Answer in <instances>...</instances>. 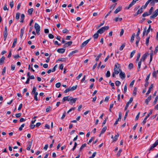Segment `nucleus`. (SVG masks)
Returning a JSON list of instances; mask_svg holds the SVG:
<instances>
[{
    "mask_svg": "<svg viewBox=\"0 0 158 158\" xmlns=\"http://www.w3.org/2000/svg\"><path fill=\"white\" fill-rule=\"evenodd\" d=\"M109 28V27L108 26L102 27L97 31L98 33L100 34H102L106 30H107Z\"/></svg>",
    "mask_w": 158,
    "mask_h": 158,
    "instance_id": "1",
    "label": "nucleus"
},
{
    "mask_svg": "<svg viewBox=\"0 0 158 158\" xmlns=\"http://www.w3.org/2000/svg\"><path fill=\"white\" fill-rule=\"evenodd\" d=\"M35 28L36 30V32L37 34L39 35L40 34V26L36 23L35 24Z\"/></svg>",
    "mask_w": 158,
    "mask_h": 158,
    "instance_id": "2",
    "label": "nucleus"
},
{
    "mask_svg": "<svg viewBox=\"0 0 158 158\" xmlns=\"http://www.w3.org/2000/svg\"><path fill=\"white\" fill-rule=\"evenodd\" d=\"M77 99V98H73V97H70L69 98L68 101H70L69 103L70 104L72 105L75 102Z\"/></svg>",
    "mask_w": 158,
    "mask_h": 158,
    "instance_id": "3",
    "label": "nucleus"
},
{
    "mask_svg": "<svg viewBox=\"0 0 158 158\" xmlns=\"http://www.w3.org/2000/svg\"><path fill=\"white\" fill-rule=\"evenodd\" d=\"M158 145V139L156 140L155 143L150 147L148 150L150 152V151L153 150V148Z\"/></svg>",
    "mask_w": 158,
    "mask_h": 158,
    "instance_id": "4",
    "label": "nucleus"
},
{
    "mask_svg": "<svg viewBox=\"0 0 158 158\" xmlns=\"http://www.w3.org/2000/svg\"><path fill=\"white\" fill-rule=\"evenodd\" d=\"M158 15V9L156 10L154 12L153 14L150 16V19H152L153 18H154L156 17Z\"/></svg>",
    "mask_w": 158,
    "mask_h": 158,
    "instance_id": "5",
    "label": "nucleus"
},
{
    "mask_svg": "<svg viewBox=\"0 0 158 158\" xmlns=\"http://www.w3.org/2000/svg\"><path fill=\"white\" fill-rule=\"evenodd\" d=\"M148 1L149 2L151 5L152 6H154L155 3L158 2V0H148Z\"/></svg>",
    "mask_w": 158,
    "mask_h": 158,
    "instance_id": "6",
    "label": "nucleus"
},
{
    "mask_svg": "<svg viewBox=\"0 0 158 158\" xmlns=\"http://www.w3.org/2000/svg\"><path fill=\"white\" fill-rule=\"evenodd\" d=\"M149 55V53L148 52H146L144 54L140 60L141 61H144L145 59L146 58L147 56Z\"/></svg>",
    "mask_w": 158,
    "mask_h": 158,
    "instance_id": "7",
    "label": "nucleus"
},
{
    "mask_svg": "<svg viewBox=\"0 0 158 158\" xmlns=\"http://www.w3.org/2000/svg\"><path fill=\"white\" fill-rule=\"evenodd\" d=\"M91 38H90L87 40H86L84 42L81 44V47L82 48L83 47H85V45H86V44L89 43V42Z\"/></svg>",
    "mask_w": 158,
    "mask_h": 158,
    "instance_id": "8",
    "label": "nucleus"
},
{
    "mask_svg": "<svg viewBox=\"0 0 158 158\" xmlns=\"http://www.w3.org/2000/svg\"><path fill=\"white\" fill-rule=\"evenodd\" d=\"M119 76L122 79H124L126 77L125 73L123 72L121 70L119 73Z\"/></svg>",
    "mask_w": 158,
    "mask_h": 158,
    "instance_id": "9",
    "label": "nucleus"
},
{
    "mask_svg": "<svg viewBox=\"0 0 158 158\" xmlns=\"http://www.w3.org/2000/svg\"><path fill=\"white\" fill-rule=\"evenodd\" d=\"M153 87V84H151V85L150 86L149 89L147 91V93H146V95L147 96H148L149 94L150 93Z\"/></svg>",
    "mask_w": 158,
    "mask_h": 158,
    "instance_id": "10",
    "label": "nucleus"
},
{
    "mask_svg": "<svg viewBox=\"0 0 158 158\" xmlns=\"http://www.w3.org/2000/svg\"><path fill=\"white\" fill-rule=\"evenodd\" d=\"M65 51V49L61 48L57 49V51L59 53H63Z\"/></svg>",
    "mask_w": 158,
    "mask_h": 158,
    "instance_id": "11",
    "label": "nucleus"
},
{
    "mask_svg": "<svg viewBox=\"0 0 158 158\" xmlns=\"http://www.w3.org/2000/svg\"><path fill=\"white\" fill-rule=\"evenodd\" d=\"M122 7L121 6H118L114 11V13L115 14H116L121 10Z\"/></svg>",
    "mask_w": 158,
    "mask_h": 158,
    "instance_id": "12",
    "label": "nucleus"
},
{
    "mask_svg": "<svg viewBox=\"0 0 158 158\" xmlns=\"http://www.w3.org/2000/svg\"><path fill=\"white\" fill-rule=\"evenodd\" d=\"M151 96H149L147 99H146L145 100V103H146L147 105L148 104V102L151 100Z\"/></svg>",
    "mask_w": 158,
    "mask_h": 158,
    "instance_id": "13",
    "label": "nucleus"
},
{
    "mask_svg": "<svg viewBox=\"0 0 158 158\" xmlns=\"http://www.w3.org/2000/svg\"><path fill=\"white\" fill-rule=\"evenodd\" d=\"M78 52V50H75L72 51L69 54L68 56H69L70 57L72 56L73 54Z\"/></svg>",
    "mask_w": 158,
    "mask_h": 158,
    "instance_id": "14",
    "label": "nucleus"
},
{
    "mask_svg": "<svg viewBox=\"0 0 158 158\" xmlns=\"http://www.w3.org/2000/svg\"><path fill=\"white\" fill-rule=\"evenodd\" d=\"M25 27H23V28H22L21 30V33L20 35V37L21 38H22L23 36L25 31Z\"/></svg>",
    "mask_w": 158,
    "mask_h": 158,
    "instance_id": "15",
    "label": "nucleus"
},
{
    "mask_svg": "<svg viewBox=\"0 0 158 158\" xmlns=\"http://www.w3.org/2000/svg\"><path fill=\"white\" fill-rule=\"evenodd\" d=\"M121 71L120 69H114V72L116 74H118Z\"/></svg>",
    "mask_w": 158,
    "mask_h": 158,
    "instance_id": "16",
    "label": "nucleus"
},
{
    "mask_svg": "<svg viewBox=\"0 0 158 158\" xmlns=\"http://www.w3.org/2000/svg\"><path fill=\"white\" fill-rule=\"evenodd\" d=\"M8 34L7 30V28L6 26H5V30L3 32V35L4 36H7Z\"/></svg>",
    "mask_w": 158,
    "mask_h": 158,
    "instance_id": "17",
    "label": "nucleus"
},
{
    "mask_svg": "<svg viewBox=\"0 0 158 158\" xmlns=\"http://www.w3.org/2000/svg\"><path fill=\"white\" fill-rule=\"evenodd\" d=\"M5 58L3 56L0 59V65H2L4 62Z\"/></svg>",
    "mask_w": 158,
    "mask_h": 158,
    "instance_id": "18",
    "label": "nucleus"
},
{
    "mask_svg": "<svg viewBox=\"0 0 158 158\" xmlns=\"http://www.w3.org/2000/svg\"><path fill=\"white\" fill-rule=\"evenodd\" d=\"M158 74V70L157 71H153L152 73V76L153 77H154L155 78H156L157 77L156 74Z\"/></svg>",
    "mask_w": 158,
    "mask_h": 158,
    "instance_id": "19",
    "label": "nucleus"
},
{
    "mask_svg": "<svg viewBox=\"0 0 158 158\" xmlns=\"http://www.w3.org/2000/svg\"><path fill=\"white\" fill-rule=\"evenodd\" d=\"M36 88L35 87H33L32 89V90L31 92L32 94H35L36 93H38L37 92H36Z\"/></svg>",
    "mask_w": 158,
    "mask_h": 158,
    "instance_id": "20",
    "label": "nucleus"
},
{
    "mask_svg": "<svg viewBox=\"0 0 158 158\" xmlns=\"http://www.w3.org/2000/svg\"><path fill=\"white\" fill-rule=\"evenodd\" d=\"M17 39L16 38H15L14 39V41H13V42L12 46V48H14L15 47L16 44V43H17Z\"/></svg>",
    "mask_w": 158,
    "mask_h": 158,
    "instance_id": "21",
    "label": "nucleus"
},
{
    "mask_svg": "<svg viewBox=\"0 0 158 158\" xmlns=\"http://www.w3.org/2000/svg\"><path fill=\"white\" fill-rule=\"evenodd\" d=\"M33 10L34 9L33 8H31L28 9V14L31 15L32 14Z\"/></svg>",
    "mask_w": 158,
    "mask_h": 158,
    "instance_id": "22",
    "label": "nucleus"
},
{
    "mask_svg": "<svg viewBox=\"0 0 158 158\" xmlns=\"http://www.w3.org/2000/svg\"><path fill=\"white\" fill-rule=\"evenodd\" d=\"M77 85H76L75 86H73L71 88L69 87L70 91H74V90H75L77 89Z\"/></svg>",
    "mask_w": 158,
    "mask_h": 158,
    "instance_id": "23",
    "label": "nucleus"
},
{
    "mask_svg": "<svg viewBox=\"0 0 158 158\" xmlns=\"http://www.w3.org/2000/svg\"><path fill=\"white\" fill-rule=\"evenodd\" d=\"M25 18V15L24 14H23L21 15V20L20 21L21 23H23L24 21V20Z\"/></svg>",
    "mask_w": 158,
    "mask_h": 158,
    "instance_id": "24",
    "label": "nucleus"
},
{
    "mask_svg": "<svg viewBox=\"0 0 158 158\" xmlns=\"http://www.w3.org/2000/svg\"><path fill=\"white\" fill-rule=\"evenodd\" d=\"M141 62L142 61H141L140 60L139 61V62L138 63V67L137 68L138 71H139L140 70V69L141 67Z\"/></svg>",
    "mask_w": 158,
    "mask_h": 158,
    "instance_id": "25",
    "label": "nucleus"
},
{
    "mask_svg": "<svg viewBox=\"0 0 158 158\" xmlns=\"http://www.w3.org/2000/svg\"><path fill=\"white\" fill-rule=\"evenodd\" d=\"M150 38V35H149L147 38L146 39V45L148 46L149 44V40Z\"/></svg>",
    "mask_w": 158,
    "mask_h": 158,
    "instance_id": "26",
    "label": "nucleus"
},
{
    "mask_svg": "<svg viewBox=\"0 0 158 158\" xmlns=\"http://www.w3.org/2000/svg\"><path fill=\"white\" fill-rule=\"evenodd\" d=\"M136 40L135 42V44L137 46L138 45L139 43L140 40V37H136Z\"/></svg>",
    "mask_w": 158,
    "mask_h": 158,
    "instance_id": "27",
    "label": "nucleus"
},
{
    "mask_svg": "<svg viewBox=\"0 0 158 158\" xmlns=\"http://www.w3.org/2000/svg\"><path fill=\"white\" fill-rule=\"evenodd\" d=\"M143 6H142L140 9H139L137 12H138V13L139 14H141L142 13L143 11V10H142L143 9Z\"/></svg>",
    "mask_w": 158,
    "mask_h": 158,
    "instance_id": "28",
    "label": "nucleus"
},
{
    "mask_svg": "<svg viewBox=\"0 0 158 158\" xmlns=\"http://www.w3.org/2000/svg\"><path fill=\"white\" fill-rule=\"evenodd\" d=\"M135 35V34L134 33L132 35L131 38V40H130V42L131 43H132L133 42V41L134 40Z\"/></svg>",
    "mask_w": 158,
    "mask_h": 158,
    "instance_id": "29",
    "label": "nucleus"
},
{
    "mask_svg": "<svg viewBox=\"0 0 158 158\" xmlns=\"http://www.w3.org/2000/svg\"><path fill=\"white\" fill-rule=\"evenodd\" d=\"M152 57H153V51H152L150 53V62L149 63V64H150L152 60Z\"/></svg>",
    "mask_w": 158,
    "mask_h": 158,
    "instance_id": "30",
    "label": "nucleus"
},
{
    "mask_svg": "<svg viewBox=\"0 0 158 158\" xmlns=\"http://www.w3.org/2000/svg\"><path fill=\"white\" fill-rule=\"evenodd\" d=\"M141 55V53H138L137 54V57L135 61V62L136 63L139 60V58Z\"/></svg>",
    "mask_w": 158,
    "mask_h": 158,
    "instance_id": "31",
    "label": "nucleus"
},
{
    "mask_svg": "<svg viewBox=\"0 0 158 158\" xmlns=\"http://www.w3.org/2000/svg\"><path fill=\"white\" fill-rule=\"evenodd\" d=\"M150 15V14L148 13V12H146L143 14L142 15V16L143 17H145Z\"/></svg>",
    "mask_w": 158,
    "mask_h": 158,
    "instance_id": "32",
    "label": "nucleus"
},
{
    "mask_svg": "<svg viewBox=\"0 0 158 158\" xmlns=\"http://www.w3.org/2000/svg\"><path fill=\"white\" fill-rule=\"evenodd\" d=\"M134 65L133 63H130L128 65V68L129 69H131L133 68Z\"/></svg>",
    "mask_w": 158,
    "mask_h": 158,
    "instance_id": "33",
    "label": "nucleus"
},
{
    "mask_svg": "<svg viewBox=\"0 0 158 158\" xmlns=\"http://www.w3.org/2000/svg\"><path fill=\"white\" fill-rule=\"evenodd\" d=\"M86 143H85L83 144L80 147L79 151L80 152H81L82 150L86 146Z\"/></svg>",
    "mask_w": 158,
    "mask_h": 158,
    "instance_id": "34",
    "label": "nucleus"
},
{
    "mask_svg": "<svg viewBox=\"0 0 158 158\" xmlns=\"http://www.w3.org/2000/svg\"><path fill=\"white\" fill-rule=\"evenodd\" d=\"M73 42L72 41H69L65 44L66 45V47H68L70 46L72 44Z\"/></svg>",
    "mask_w": 158,
    "mask_h": 158,
    "instance_id": "35",
    "label": "nucleus"
},
{
    "mask_svg": "<svg viewBox=\"0 0 158 158\" xmlns=\"http://www.w3.org/2000/svg\"><path fill=\"white\" fill-rule=\"evenodd\" d=\"M107 129V127L106 126L104 127L102 130L101 132V134H103L106 131Z\"/></svg>",
    "mask_w": 158,
    "mask_h": 158,
    "instance_id": "36",
    "label": "nucleus"
},
{
    "mask_svg": "<svg viewBox=\"0 0 158 158\" xmlns=\"http://www.w3.org/2000/svg\"><path fill=\"white\" fill-rule=\"evenodd\" d=\"M69 96H67V97H65L63 98L62 99V101L63 102H65L66 100H67L68 101V99H69Z\"/></svg>",
    "mask_w": 158,
    "mask_h": 158,
    "instance_id": "37",
    "label": "nucleus"
},
{
    "mask_svg": "<svg viewBox=\"0 0 158 158\" xmlns=\"http://www.w3.org/2000/svg\"><path fill=\"white\" fill-rule=\"evenodd\" d=\"M135 52H136V51L135 50H133V51H132L131 52L130 55V58H131L132 57H133V56L135 53Z\"/></svg>",
    "mask_w": 158,
    "mask_h": 158,
    "instance_id": "38",
    "label": "nucleus"
},
{
    "mask_svg": "<svg viewBox=\"0 0 158 158\" xmlns=\"http://www.w3.org/2000/svg\"><path fill=\"white\" fill-rule=\"evenodd\" d=\"M32 140L31 142L29 144L28 146H27V149L28 150H30L31 148V146L32 144Z\"/></svg>",
    "mask_w": 158,
    "mask_h": 158,
    "instance_id": "39",
    "label": "nucleus"
},
{
    "mask_svg": "<svg viewBox=\"0 0 158 158\" xmlns=\"http://www.w3.org/2000/svg\"><path fill=\"white\" fill-rule=\"evenodd\" d=\"M119 67V64L118 63H117L116 64H115L114 69H120Z\"/></svg>",
    "mask_w": 158,
    "mask_h": 158,
    "instance_id": "40",
    "label": "nucleus"
},
{
    "mask_svg": "<svg viewBox=\"0 0 158 158\" xmlns=\"http://www.w3.org/2000/svg\"><path fill=\"white\" fill-rule=\"evenodd\" d=\"M137 88L136 87H135L134 88V90H133V95L134 96H135L136 94V92H137Z\"/></svg>",
    "mask_w": 158,
    "mask_h": 158,
    "instance_id": "41",
    "label": "nucleus"
},
{
    "mask_svg": "<svg viewBox=\"0 0 158 158\" xmlns=\"http://www.w3.org/2000/svg\"><path fill=\"white\" fill-rule=\"evenodd\" d=\"M98 34L99 33H98L97 31L96 33L94 35L93 37L94 38V39H97L98 38Z\"/></svg>",
    "mask_w": 158,
    "mask_h": 158,
    "instance_id": "42",
    "label": "nucleus"
},
{
    "mask_svg": "<svg viewBox=\"0 0 158 158\" xmlns=\"http://www.w3.org/2000/svg\"><path fill=\"white\" fill-rule=\"evenodd\" d=\"M102 55V54L101 53H100L97 56V57L96 58L95 60L96 61H98L99 58L101 57Z\"/></svg>",
    "mask_w": 158,
    "mask_h": 158,
    "instance_id": "43",
    "label": "nucleus"
},
{
    "mask_svg": "<svg viewBox=\"0 0 158 158\" xmlns=\"http://www.w3.org/2000/svg\"><path fill=\"white\" fill-rule=\"evenodd\" d=\"M158 99V96H156V98L155 99V100L153 102V104L154 105H155L156 104V103L157 102Z\"/></svg>",
    "mask_w": 158,
    "mask_h": 158,
    "instance_id": "44",
    "label": "nucleus"
},
{
    "mask_svg": "<svg viewBox=\"0 0 158 158\" xmlns=\"http://www.w3.org/2000/svg\"><path fill=\"white\" fill-rule=\"evenodd\" d=\"M115 84L116 85L118 86L121 85V83L120 81H117L115 82Z\"/></svg>",
    "mask_w": 158,
    "mask_h": 158,
    "instance_id": "45",
    "label": "nucleus"
},
{
    "mask_svg": "<svg viewBox=\"0 0 158 158\" xmlns=\"http://www.w3.org/2000/svg\"><path fill=\"white\" fill-rule=\"evenodd\" d=\"M20 13L19 12H18L16 14V19L18 20L19 19Z\"/></svg>",
    "mask_w": 158,
    "mask_h": 158,
    "instance_id": "46",
    "label": "nucleus"
},
{
    "mask_svg": "<svg viewBox=\"0 0 158 158\" xmlns=\"http://www.w3.org/2000/svg\"><path fill=\"white\" fill-rule=\"evenodd\" d=\"M38 93H36L35 94H34V100H35L36 101L39 100V99L37 97V96L38 95Z\"/></svg>",
    "mask_w": 158,
    "mask_h": 158,
    "instance_id": "47",
    "label": "nucleus"
},
{
    "mask_svg": "<svg viewBox=\"0 0 158 158\" xmlns=\"http://www.w3.org/2000/svg\"><path fill=\"white\" fill-rule=\"evenodd\" d=\"M133 100V97H131L129 101L127 103V104H128V105H129V104L130 103H131L132 102Z\"/></svg>",
    "mask_w": 158,
    "mask_h": 158,
    "instance_id": "48",
    "label": "nucleus"
},
{
    "mask_svg": "<svg viewBox=\"0 0 158 158\" xmlns=\"http://www.w3.org/2000/svg\"><path fill=\"white\" fill-rule=\"evenodd\" d=\"M118 136H119V135L118 134L117 135H115L114 136V137L113 141H116L117 140V139L118 137Z\"/></svg>",
    "mask_w": 158,
    "mask_h": 158,
    "instance_id": "49",
    "label": "nucleus"
},
{
    "mask_svg": "<svg viewBox=\"0 0 158 158\" xmlns=\"http://www.w3.org/2000/svg\"><path fill=\"white\" fill-rule=\"evenodd\" d=\"M122 149H119V151L118 152L117 154V156L118 157L120 156L121 153L122 152Z\"/></svg>",
    "mask_w": 158,
    "mask_h": 158,
    "instance_id": "50",
    "label": "nucleus"
},
{
    "mask_svg": "<svg viewBox=\"0 0 158 158\" xmlns=\"http://www.w3.org/2000/svg\"><path fill=\"white\" fill-rule=\"evenodd\" d=\"M129 112V110H127L126 114H125V115L124 118V120H125L126 119V118H127V117L128 115V114Z\"/></svg>",
    "mask_w": 158,
    "mask_h": 158,
    "instance_id": "51",
    "label": "nucleus"
},
{
    "mask_svg": "<svg viewBox=\"0 0 158 158\" xmlns=\"http://www.w3.org/2000/svg\"><path fill=\"white\" fill-rule=\"evenodd\" d=\"M110 71H107L106 74V77H109L110 76Z\"/></svg>",
    "mask_w": 158,
    "mask_h": 158,
    "instance_id": "52",
    "label": "nucleus"
},
{
    "mask_svg": "<svg viewBox=\"0 0 158 158\" xmlns=\"http://www.w3.org/2000/svg\"><path fill=\"white\" fill-rule=\"evenodd\" d=\"M146 30H147V27H145V28H144L143 29V37L144 35L145 34H146Z\"/></svg>",
    "mask_w": 158,
    "mask_h": 158,
    "instance_id": "53",
    "label": "nucleus"
},
{
    "mask_svg": "<svg viewBox=\"0 0 158 158\" xmlns=\"http://www.w3.org/2000/svg\"><path fill=\"white\" fill-rule=\"evenodd\" d=\"M148 117L147 116H146V117L144 119L143 121L142 122V123L143 125H144L146 122V120Z\"/></svg>",
    "mask_w": 158,
    "mask_h": 158,
    "instance_id": "54",
    "label": "nucleus"
},
{
    "mask_svg": "<svg viewBox=\"0 0 158 158\" xmlns=\"http://www.w3.org/2000/svg\"><path fill=\"white\" fill-rule=\"evenodd\" d=\"M122 116V114L121 112H119V117L117 120H120L121 119Z\"/></svg>",
    "mask_w": 158,
    "mask_h": 158,
    "instance_id": "55",
    "label": "nucleus"
},
{
    "mask_svg": "<svg viewBox=\"0 0 158 158\" xmlns=\"http://www.w3.org/2000/svg\"><path fill=\"white\" fill-rule=\"evenodd\" d=\"M140 30L139 28H138V31L136 35V37H140L139 36V35L140 32Z\"/></svg>",
    "mask_w": 158,
    "mask_h": 158,
    "instance_id": "56",
    "label": "nucleus"
},
{
    "mask_svg": "<svg viewBox=\"0 0 158 158\" xmlns=\"http://www.w3.org/2000/svg\"><path fill=\"white\" fill-rule=\"evenodd\" d=\"M125 44H123L121 46V47H120V48H119V50H120V51H122V50L123 48H124V47H125Z\"/></svg>",
    "mask_w": 158,
    "mask_h": 158,
    "instance_id": "57",
    "label": "nucleus"
},
{
    "mask_svg": "<svg viewBox=\"0 0 158 158\" xmlns=\"http://www.w3.org/2000/svg\"><path fill=\"white\" fill-rule=\"evenodd\" d=\"M151 25H150L148 29L146 31V35H147L148 33L149 32L150 29H151Z\"/></svg>",
    "mask_w": 158,
    "mask_h": 158,
    "instance_id": "58",
    "label": "nucleus"
},
{
    "mask_svg": "<svg viewBox=\"0 0 158 158\" xmlns=\"http://www.w3.org/2000/svg\"><path fill=\"white\" fill-rule=\"evenodd\" d=\"M6 67H4L3 69V70H2V75H4L5 72H6Z\"/></svg>",
    "mask_w": 158,
    "mask_h": 158,
    "instance_id": "59",
    "label": "nucleus"
},
{
    "mask_svg": "<svg viewBox=\"0 0 158 158\" xmlns=\"http://www.w3.org/2000/svg\"><path fill=\"white\" fill-rule=\"evenodd\" d=\"M25 126V124L24 123L21 126L19 127V130L21 131L23 129V127Z\"/></svg>",
    "mask_w": 158,
    "mask_h": 158,
    "instance_id": "60",
    "label": "nucleus"
},
{
    "mask_svg": "<svg viewBox=\"0 0 158 158\" xmlns=\"http://www.w3.org/2000/svg\"><path fill=\"white\" fill-rule=\"evenodd\" d=\"M77 145V143L76 142H75L74 145L73 147V148L72 149L73 151H74V150L76 148Z\"/></svg>",
    "mask_w": 158,
    "mask_h": 158,
    "instance_id": "61",
    "label": "nucleus"
},
{
    "mask_svg": "<svg viewBox=\"0 0 158 158\" xmlns=\"http://www.w3.org/2000/svg\"><path fill=\"white\" fill-rule=\"evenodd\" d=\"M58 61H61L62 62H65L66 59L65 58H61L59 59L58 60Z\"/></svg>",
    "mask_w": 158,
    "mask_h": 158,
    "instance_id": "62",
    "label": "nucleus"
},
{
    "mask_svg": "<svg viewBox=\"0 0 158 158\" xmlns=\"http://www.w3.org/2000/svg\"><path fill=\"white\" fill-rule=\"evenodd\" d=\"M75 107H73L70 109L67 112V113H69L72 110H74L75 109Z\"/></svg>",
    "mask_w": 158,
    "mask_h": 158,
    "instance_id": "63",
    "label": "nucleus"
},
{
    "mask_svg": "<svg viewBox=\"0 0 158 158\" xmlns=\"http://www.w3.org/2000/svg\"><path fill=\"white\" fill-rule=\"evenodd\" d=\"M153 10V7H152L149 10V11H148V13L150 14L151 15V14L152 13V11Z\"/></svg>",
    "mask_w": 158,
    "mask_h": 158,
    "instance_id": "64",
    "label": "nucleus"
}]
</instances>
